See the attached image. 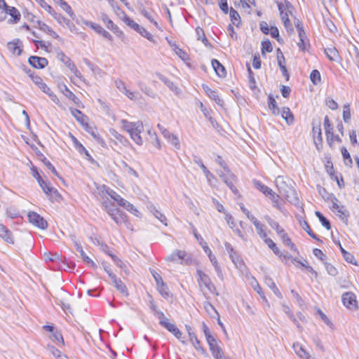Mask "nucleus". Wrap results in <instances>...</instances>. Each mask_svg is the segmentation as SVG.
Segmentation results:
<instances>
[{
	"instance_id": "37",
	"label": "nucleus",
	"mask_w": 359,
	"mask_h": 359,
	"mask_svg": "<svg viewBox=\"0 0 359 359\" xmlns=\"http://www.w3.org/2000/svg\"><path fill=\"white\" fill-rule=\"evenodd\" d=\"M325 53L331 61H337L339 58V52L334 47L326 48Z\"/></svg>"
},
{
	"instance_id": "43",
	"label": "nucleus",
	"mask_w": 359,
	"mask_h": 359,
	"mask_svg": "<svg viewBox=\"0 0 359 359\" xmlns=\"http://www.w3.org/2000/svg\"><path fill=\"white\" fill-rule=\"evenodd\" d=\"M341 154H342V156L344 158V164L346 166L351 168L352 165H353V161H352V158L351 157L349 152L348 151L346 148L344 147H343L341 149Z\"/></svg>"
},
{
	"instance_id": "16",
	"label": "nucleus",
	"mask_w": 359,
	"mask_h": 359,
	"mask_svg": "<svg viewBox=\"0 0 359 359\" xmlns=\"http://www.w3.org/2000/svg\"><path fill=\"white\" fill-rule=\"evenodd\" d=\"M202 86L203 89L210 99L214 100L220 107L224 106V100L219 97L217 93L215 90H212L209 86L205 84H203Z\"/></svg>"
},
{
	"instance_id": "8",
	"label": "nucleus",
	"mask_w": 359,
	"mask_h": 359,
	"mask_svg": "<svg viewBox=\"0 0 359 359\" xmlns=\"http://www.w3.org/2000/svg\"><path fill=\"white\" fill-rule=\"evenodd\" d=\"M343 304L350 310H355L358 308L356 297L354 293L347 292L342 295Z\"/></svg>"
},
{
	"instance_id": "60",
	"label": "nucleus",
	"mask_w": 359,
	"mask_h": 359,
	"mask_svg": "<svg viewBox=\"0 0 359 359\" xmlns=\"http://www.w3.org/2000/svg\"><path fill=\"white\" fill-rule=\"evenodd\" d=\"M107 193L113 200L117 202L118 204H119L121 202H123V198L116 191L110 189L109 191H107Z\"/></svg>"
},
{
	"instance_id": "54",
	"label": "nucleus",
	"mask_w": 359,
	"mask_h": 359,
	"mask_svg": "<svg viewBox=\"0 0 359 359\" xmlns=\"http://www.w3.org/2000/svg\"><path fill=\"white\" fill-rule=\"evenodd\" d=\"M351 108L349 104H344L343 107V119L345 123H348L351 120Z\"/></svg>"
},
{
	"instance_id": "47",
	"label": "nucleus",
	"mask_w": 359,
	"mask_h": 359,
	"mask_svg": "<svg viewBox=\"0 0 359 359\" xmlns=\"http://www.w3.org/2000/svg\"><path fill=\"white\" fill-rule=\"evenodd\" d=\"M264 219L269 224V226L276 231L278 235L279 234L280 231H284V229L280 226L279 224L269 216L266 215Z\"/></svg>"
},
{
	"instance_id": "51",
	"label": "nucleus",
	"mask_w": 359,
	"mask_h": 359,
	"mask_svg": "<svg viewBox=\"0 0 359 359\" xmlns=\"http://www.w3.org/2000/svg\"><path fill=\"white\" fill-rule=\"evenodd\" d=\"M310 79L314 85L318 84L321 79L320 72L317 69L312 70L310 74Z\"/></svg>"
},
{
	"instance_id": "20",
	"label": "nucleus",
	"mask_w": 359,
	"mask_h": 359,
	"mask_svg": "<svg viewBox=\"0 0 359 359\" xmlns=\"http://www.w3.org/2000/svg\"><path fill=\"white\" fill-rule=\"evenodd\" d=\"M293 348L296 354L302 359H315L299 342L293 344Z\"/></svg>"
},
{
	"instance_id": "49",
	"label": "nucleus",
	"mask_w": 359,
	"mask_h": 359,
	"mask_svg": "<svg viewBox=\"0 0 359 359\" xmlns=\"http://www.w3.org/2000/svg\"><path fill=\"white\" fill-rule=\"evenodd\" d=\"M289 13H290L285 12V14H283V15H280V18H281L282 21L283 22L284 27H285L287 31L289 32H292L293 27H292V23L288 18Z\"/></svg>"
},
{
	"instance_id": "61",
	"label": "nucleus",
	"mask_w": 359,
	"mask_h": 359,
	"mask_svg": "<svg viewBox=\"0 0 359 359\" xmlns=\"http://www.w3.org/2000/svg\"><path fill=\"white\" fill-rule=\"evenodd\" d=\"M101 19H102V22L105 24L107 29H110V28L113 27V25H114V23L113 22V21L111 19L109 18V17L107 14L102 13Z\"/></svg>"
},
{
	"instance_id": "58",
	"label": "nucleus",
	"mask_w": 359,
	"mask_h": 359,
	"mask_svg": "<svg viewBox=\"0 0 359 359\" xmlns=\"http://www.w3.org/2000/svg\"><path fill=\"white\" fill-rule=\"evenodd\" d=\"M42 162L46 166V168L51 171V172L55 176L59 177V174L55 167L52 165V163L45 157L43 156L41 159Z\"/></svg>"
},
{
	"instance_id": "64",
	"label": "nucleus",
	"mask_w": 359,
	"mask_h": 359,
	"mask_svg": "<svg viewBox=\"0 0 359 359\" xmlns=\"http://www.w3.org/2000/svg\"><path fill=\"white\" fill-rule=\"evenodd\" d=\"M167 140L173 145L175 148L180 149V144L178 137L174 134H171Z\"/></svg>"
},
{
	"instance_id": "13",
	"label": "nucleus",
	"mask_w": 359,
	"mask_h": 359,
	"mask_svg": "<svg viewBox=\"0 0 359 359\" xmlns=\"http://www.w3.org/2000/svg\"><path fill=\"white\" fill-rule=\"evenodd\" d=\"M28 62L36 69H43L48 64V61L46 57L39 56H30L28 59Z\"/></svg>"
},
{
	"instance_id": "30",
	"label": "nucleus",
	"mask_w": 359,
	"mask_h": 359,
	"mask_svg": "<svg viewBox=\"0 0 359 359\" xmlns=\"http://www.w3.org/2000/svg\"><path fill=\"white\" fill-rule=\"evenodd\" d=\"M281 116L285 120L287 125L290 126L294 123V115L289 107H283L281 110Z\"/></svg>"
},
{
	"instance_id": "2",
	"label": "nucleus",
	"mask_w": 359,
	"mask_h": 359,
	"mask_svg": "<svg viewBox=\"0 0 359 359\" xmlns=\"http://www.w3.org/2000/svg\"><path fill=\"white\" fill-rule=\"evenodd\" d=\"M121 13L123 14V17L121 18V20L130 28L135 30L137 32H138L140 34H141L142 36L148 39L149 41L154 42V36L153 35L149 32L144 27L140 26L137 23H136L134 20L130 19L124 11H121Z\"/></svg>"
},
{
	"instance_id": "35",
	"label": "nucleus",
	"mask_w": 359,
	"mask_h": 359,
	"mask_svg": "<svg viewBox=\"0 0 359 359\" xmlns=\"http://www.w3.org/2000/svg\"><path fill=\"white\" fill-rule=\"evenodd\" d=\"M253 184L255 187L261 192H262L265 196H268L269 194H272V189L268 187L267 186L262 184L260 181L254 180Z\"/></svg>"
},
{
	"instance_id": "11",
	"label": "nucleus",
	"mask_w": 359,
	"mask_h": 359,
	"mask_svg": "<svg viewBox=\"0 0 359 359\" xmlns=\"http://www.w3.org/2000/svg\"><path fill=\"white\" fill-rule=\"evenodd\" d=\"M224 246H225V249L227 252V253L229 254V256L231 259V260L233 262V264H235V265L236 266H238V265H241L242 263H243V261L241 259V258L240 257L238 252L233 248V246L228 242H226L224 243Z\"/></svg>"
},
{
	"instance_id": "52",
	"label": "nucleus",
	"mask_w": 359,
	"mask_h": 359,
	"mask_svg": "<svg viewBox=\"0 0 359 359\" xmlns=\"http://www.w3.org/2000/svg\"><path fill=\"white\" fill-rule=\"evenodd\" d=\"M151 212L156 218H157L161 222H162L164 225L167 226V218L166 217L161 213L159 210H156L155 208H153Z\"/></svg>"
},
{
	"instance_id": "4",
	"label": "nucleus",
	"mask_w": 359,
	"mask_h": 359,
	"mask_svg": "<svg viewBox=\"0 0 359 359\" xmlns=\"http://www.w3.org/2000/svg\"><path fill=\"white\" fill-rule=\"evenodd\" d=\"M45 260L55 263L60 270L73 269L75 267L74 263L71 262L69 264L68 262H62V259L57 254L45 255Z\"/></svg>"
},
{
	"instance_id": "56",
	"label": "nucleus",
	"mask_w": 359,
	"mask_h": 359,
	"mask_svg": "<svg viewBox=\"0 0 359 359\" xmlns=\"http://www.w3.org/2000/svg\"><path fill=\"white\" fill-rule=\"evenodd\" d=\"M137 85H138L139 88H140V90L144 93H145L146 95H147L151 97H155V93L153 92V90L149 87L145 86L142 82H138Z\"/></svg>"
},
{
	"instance_id": "36",
	"label": "nucleus",
	"mask_w": 359,
	"mask_h": 359,
	"mask_svg": "<svg viewBox=\"0 0 359 359\" xmlns=\"http://www.w3.org/2000/svg\"><path fill=\"white\" fill-rule=\"evenodd\" d=\"M277 6L280 11V15H283V14L285 13V12L284 11L285 10H287L286 12L290 13L291 14L290 9H292L293 6L289 1L285 0L284 4L277 1Z\"/></svg>"
},
{
	"instance_id": "25",
	"label": "nucleus",
	"mask_w": 359,
	"mask_h": 359,
	"mask_svg": "<svg viewBox=\"0 0 359 359\" xmlns=\"http://www.w3.org/2000/svg\"><path fill=\"white\" fill-rule=\"evenodd\" d=\"M277 51H278L277 60H278V66L283 73V75L285 77L286 80L287 81L290 78V75L287 72L285 65H283V63L285 61L284 55L280 48H278Z\"/></svg>"
},
{
	"instance_id": "32",
	"label": "nucleus",
	"mask_w": 359,
	"mask_h": 359,
	"mask_svg": "<svg viewBox=\"0 0 359 359\" xmlns=\"http://www.w3.org/2000/svg\"><path fill=\"white\" fill-rule=\"evenodd\" d=\"M37 23L39 25V29L53 36L54 39H58L59 35L53 30L51 27H50L46 24L41 22L40 20H37Z\"/></svg>"
},
{
	"instance_id": "14",
	"label": "nucleus",
	"mask_w": 359,
	"mask_h": 359,
	"mask_svg": "<svg viewBox=\"0 0 359 359\" xmlns=\"http://www.w3.org/2000/svg\"><path fill=\"white\" fill-rule=\"evenodd\" d=\"M210 351L215 359H219L224 355L222 348L218 345L216 339L208 342Z\"/></svg>"
},
{
	"instance_id": "41",
	"label": "nucleus",
	"mask_w": 359,
	"mask_h": 359,
	"mask_svg": "<svg viewBox=\"0 0 359 359\" xmlns=\"http://www.w3.org/2000/svg\"><path fill=\"white\" fill-rule=\"evenodd\" d=\"M229 15L232 24L238 27L241 22L239 13L234 8H231L229 10Z\"/></svg>"
},
{
	"instance_id": "6",
	"label": "nucleus",
	"mask_w": 359,
	"mask_h": 359,
	"mask_svg": "<svg viewBox=\"0 0 359 359\" xmlns=\"http://www.w3.org/2000/svg\"><path fill=\"white\" fill-rule=\"evenodd\" d=\"M27 218L30 223L41 229H46L48 227L46 220L38 213L30 211L27 214Z\"/></svg>"
},
{
	"instance_id": "46",
	"label": "nucleus",
	"mask_w": 359,
	"mask_h": 359,
	"mask_svg": "<svg viewBox=\"0 0 359 359\" xmlns=\"http://www.w3.org/2000/svg\"><path fill=\"white\" fill-rule=\"evenodd\" d=\"M316 216L318 218L321 224L327 230L331 229V224L330 221L319 211H316Z\"/></svg>"
},
{
	"instance_id": "27",
	"label": "nucleus",
	"mask_w": 359,
	"mask_h": 359,
	"mask_svg": "<svg viewBox=\"0 0 359 359\" xmlns=\"http://www.w3.org/2000/svg\"><path fill=\"white\" fill-rule=\"evenodd\" d=\"M211 62L217 75L221 78L225 77L226 75L225 67L216 59H213Z\"/></svg>"
},
{
	"instance_id": "18",
	"label": "nucleus",
	"mask_w": 359,
	"mask_h": 359,
	"mask_svg": "<svg viewBox=\"0 0 359 359\" xmlns=\"http://www.w3.org/2000/svg\"><path fill=\"white\" fill-rule=\"evenodd\" d=\"M59 88H60V90L64 94V95L71 100L78 107L81 105L80 100L67 88L66 85H60Z\"/></svg>"
},
{
	"instance_id": "59",
	"label": "nucleus",
	"mask_w": 359,
	"mask_h": 359,
	"mask_svg": "<svg viewBox=\"0 0 359 359\" xmlns=\"http://www.w3.org/2000/svg\"><path fill=\"white\" fill-rule=\"evenodd\" d=\"M324 128L326 136H329V134L333 131L332 123L327 116L324 118Z\"/></svg>"
},
{
	"instance_id": "15",
	"label": "nucleus",
	"mask_w": 359,
	"mask_h": 359,
	"mask_svg": "<svg viewBox=\"0 0 359 359\" xmlns=\"http://www.w3.org/2000/svg\"><path fill=\"white\" fill-rule=\"evenodd\" d=\"M83 128L86 130V132L90 133L93 136V137L97 141V142L100 144L102 147H107V144L104 140L100 137L95 127L90 126L87 123L83 126Z\"/></svg>"
},
{
	"instance_id": "29",
	"label": "nucleus",
	"mask_w": 359,
	"mask_h": 359,
	"mask_svg": "<svg viewBox=\"0 0 359 359\" xmlns=\"http://www.w3.org/2000/svg\"><path fill=\"white\" fill-rule=\"evenodd\" d=\"M189 337H190V340L193 344V346H194V348L197 350V351H199L201 352L202 354L205 355H208V353H207V351H205V349H204L201 344V342L198 339L197 337L196 336V334L194 333V332H189Z\"/></svg>"
},
{
	"instance_id": "1",
	"label": "nucleus",
	"mask_w": 359,
	"mask_h": 359,
	"mask_svg": "<svg viewBox=\"0 0 359 359\" xmlns=\"http://www.w3.org/2000/svg\"><path fill=\"white\" fill-rule=\"evenodd\" d=\"M102 206L106 212L111 217V219L118 225L127 223V215L126 214L115 207L114 204L111 203L109 200L102 202Z\"/></svg>"
},
{
	"instance_id": "7",
	"label": "nucleus",
	"mask_w": 359,
	"mask_h": 359,
	"mask_svg": "<svg viewBox=\"0 0 359 359\" xmlns=\"http://www.w3.org/2000/svg\"><path fill=\"white\" fill-rule=\"evenodd\" d=\"M279 192L285 198V199L294 205H298L299 199L297 196V193L292 187H287V189H281L278 188Z\"/></svg>"
},
{
	"instance_id": "42",
	"label": "nucleus",
	"mask_w": 359,
	"mask_h": 359,
	"mask_svg": "<svg viewBox=\"0 0 359 359\" xmlns=\"http://www.w3.org/2000/svg\"><path fill=\"white\" fill-rule=\"evenodd\" d=\"M264 241L276 255L278 256L279 257H282V252L276 246V244L271 238H267Z\"/></svg>"
},
{
	"instance_id": "48",
	"label": "nucleus",
	"mask_w": 359,
	"mask_h": 359,
	"mask_svg": "<svg viewBox=\"0 0 359 359\" xmlns=\"http://www.w3.org/2000/svg\"><path fill=\"white\" fill-rule=\"evenodd\" d=\"M236 180V176L232 173L228 177V179H225V182H224L226 186L234 193H238V189L234 185V182Z\"/></svg>"
},
{
	"instance_id": "23",
	"label": "nucleus",
	"mask_w": 359,
	"mask_h": 359,
	"mask_svg": "<svg viewBox=\"0 0 359 359\" xmlns=\"http://www.w3.org/2000/svg\"><path fill=\"white\" fill-rule=\"evenodd\" d=\"M72 115L83 127L88 123V116L84 115L81 111L74 108H70Z\"/></svg>"
},
{
	"instance_id": "19",
	"label": "nucleus",
	"mask_w": 359,
	"mask_h": 359,
	"mask_svg": "<svg viewBox=\"0 0 359 359\" xmlns=\"http://www.w3.org/2000/svg\"><path fill=\"white\" fill-rule=\"evenodd\" d=\"M86 25H89L91 29H93L97 34L102 35L103 37L107 39L109 41L113 40L112 36L100 25L93 22L86 23Z\"/></svg>"
},
{
	"instance_id": "12",
	"label": "nucleus",
	"mask_w": 359,
	"mask_h": 359,
	"mask_svg": "<svg viewBox=\"0 0 359 359\" xmlns=\"http://www.w3.org/2000/svg\"><path fill=\"white\" fill-rule=\"evenodd\" d=\"M122 128L130 134L134 130H144L143 123L141 121L129 122L127 120H121Z\"/></svg>"
},
{
	"instance_id": "55",
	"label": "nucleus",
	"mask_w": 359,
	"mask_h": 359,
	"mask_svg": "<svg viewBox=\"0 0 359 359\" xmlns=\"http://www.w3.org/2000/svg\"><path fill=\"white\" fill-rule=\"evenodd\" d=\"M61 8L64 10L72 19H74V13L71 6L64 0L59 4Z\"/></svg>"
},
{
	"instance_id": "10",
	"label": "nucleus",
	"mask_w": 359,
	"mask_h": 359,
	"mask_svg": "<svg viewBox=\"0 0 359 359\" xmlns=\"http://www.w3.org/2000/svg\"><path fill=\"white\" fill-rule=\"evenodd\" d=\"M71 238H72V241H73L74 244V247L76 248V251H78L83 262H86V264H90L93 268H96L97 266L96 264L93 262V261L85 253V252L83 251V248L82 246L81 245V244L79 243V242H78L76 241V238L75 236L72 235L71 236Z\"/></svg>"
},
{
	"instance_id": "31",
	"label": "nucleus",
	"mask_w": 359,
	"mask_h": 359,
	"mask_svg": "<svg viewBox=\"0 0 359 359\" xmlns=\"http://www.w3.org/2000/svg\"><path fill=\"white\" fill-rule=\"evenodd\" d=\"M278 236L285 245L288 246L294 252L297 251L295 245L291 241V239L288 237L285 230L280 231Z\"/></svg>"
},
{
	"instance_id": "9",
	"label": "nucleus",
	"mask_w": 359,
	"mask_h": 359,
	"mask_svg": "<svg viewBox=\"0 0 359 359\" xmlns=\"http://www.w3.org/2000/svg\"><path fill=\"white\" fill-rule=\"evenodd\" d=\"M312 133L316 147L318 150H320L323 146V136L320 122L317 125H315L314 123H313Z\"/></svg>"
},
{
	"instance_id": "33",
	"label": "nucleus",
	"mask_w": 359,
	"mask_h": 359,
	"mask_svg": "<svg viewBox=\"0 0 359 359\" xmlns=\"http://www.w3.org/2000/svg\"><path fill=\"white\" fill-rule=\"evenodd\" d=\"M6 11H8V15H10L13 18L11 20L13 23H17L20 21L21 15L16 8L7 6Z\"/></svg>"
},
{
	"instance_id": "22",
	"label": "nucleus",
	"mask_w": 359,
	"mask_h": 359,
	"mask_svg": "<svg viewBox=\"0 0 359 359\" xmlns=\"http://www.w3.org/2000/svg\"><path fill=\"white\" fill-rule=\"evenodd\" d=\"M22 42L20 39H15L13 41L8 42L7 44V47L8 50L13 55H20L22 51L21 48Z\"/></svg>"
},
{
	"instance_id": "17",
	"label": "nucleus",
	"mask_w": 359,
	"mask_h": 359,
	"mask_svg": "<svg viewBox=\"0 0 359 359\" xmlns=\"http://www.w3.org/2000/svg\"><path fill=\"white\" fill-rule=\"evenodd\" d=\"M109 277L111 279L115 287L123 295L128 296V289L125 283L120 278H118L116 275L109 274Z\"/></svg>"
},
{
	"instance_id": "62",
	"label": "nucleus",
	"mask_w": 359,
	"mask_h": 359,
	"mask_svg": "<svg viewBox=\"0 0 359 359\" xmlns=\"http://www.w3.org/2000/svg\"><path fill=\"white\" fill-rule=\"evenodd\" d=\"M70 136H71V138L72 140L74 147L76 148V149L79 151V153L82 154L83 150H85V147L74 135L70 134Z\"/></svg>"
},
{
	"instance_id": "40",
	"label": "nucleus",
	"mask_w": 359,
	"mask_h": 359,
	"mask_svg": "<svg viewBox=\"0 0 359 359\" xmlns=\"http://www.w3.org/2000/svg\"><path fill=\"white\" fill-rule=\"evenodd\" d=\"M268 106L269 108L272 111L273 114L278 115L280 113V109L278 108L276 100L272 95L268 97Z\"/></svg>"
},
{
	"instance_id": "38",
	"label": "nucleus",
	"mask_w": 359,
	"mask_h": 359,
	"mask_svg": "<svg viewBox=\"0 0 359 359\" xmlns=\"http://www.w3.org/2000/svg\"><path fill=\"white\" fill-rule=\"evenodd\" d=\"M57 57L69 69H71L75 65L74 63L72 62L71 59L67 57L62 51H60L57 53Z\"/></svg>"
},
{
	"instance_id": "24",
	"label": "nucleus",
	"mask_w": 359,
	"mask_h": 359,
	"mask_svg": "<svg viewBox=\"0 0 359 359\" xmlns=\"http://www.w3.org/2000/svg\"><path fill=\"white\" fill-rule=\"evenodd\" d=\"M337 201H338L337 198L335 196H334L333 198L332 199V209L333 210L337 211L338 215L339 217H342L344 216L346 218H347L349 215L348 212L347 211V210L345 208V207L344 205H339L337 203Z\"/></svg>"
},
{
	"instance_id": "44",
	"label": "nucleus",
	"mask_w": 359,
	"mask_h": 359,
	"mask_svg": "<svg viewBox=\"0 0 359 359\" xmlns=\"http://www.w3.org/2000/svg\"><path fill=\"white\" fill-rule=\"evenodd\" d=\"M193 161L198 165L202 169L203 173L207 177H209V175H212L211 172L208 170L206 166L203 164L202 159L198 156H193Z\"/></svg>"
},
{
	"instance_id": "3",
	"label": "nucleus",
	"mask_w": 359,
	"mask_h": 359,
	"mask_svg": "<svg viewBox=\"0 0 359 359\" xmlns=\"http://www.w3.org/2000/svg\"><path fill=\"white\" fill-rule=\"evenodd\" d=\"M196 274L198 276V282L199 286H201L203 284L212 294H215L218 295L219 294L217 292V290L214 284L212 283L208 275L203 272L200 269L196 270Z\"/></svg>"
},
{
	"instance_id": "5",
	"label": "nucleus",
	"mask_w": 359,
	"mask_h": 359,
	"mask_svg": "<svg viewBox=\"0 0 359 359\" xmlns=\"http://www.w3.org/2000/svg\"><path fill=\"white\" fill-rule=\"evenodd\" d=\"M38 3L40 6L48 11L60 24H65L69 25L70 20L63 16L62 14L55 11V10L48 5L45 0H39Z\"/></svg>"
},
{
	"instance_id": "28",
	"label": "nucleus",
	"mask_w": 359,
	"mask_h": 359,
	"mask_svg": "<svg viewBox=\"0 0 359 359\" xmlns=\"http://www.w3.org/2000/svg\"><path fill=\"white\" fill-rule=\"evenodd\" d=\"M156 76L163 81L172 91L179 93L180 89L174 83L161 73H156Z\"/></svg>"
},
{
	"instance_id": "34",
	"label": "nucleus",
	"mask_w": 359,
	"mask_h": 359,
	"mask_svg": "<svg viewBox=\"0 0 359 359\" xmlns=\"http://www.w3.org/2000/svg\"><path fill=\"white\" fill-rule=\"evenodd\" d=\"M46 194L48 197L49 200H50L52 202L60 201V200L62 198V196L58 191L51 187L50 189H47V193H46Z\"/></svg>"
},
{
	"instance_id": "26",
	"label": "nucleus",
	"mask_w": 359,
	"mask_h": 359,
	"mask_svg": "<svg viewBox=\"0 0 359 359\" xmlns=\"http://www.w3.org/2000/svg\"><path fill=\"white\" fill-rule=\"evenodd\" d=\"M177 256L178 261L181 264H190L192 262V258L189 254L184 250H177Z\"/></svg>"
},
{
	"instance_id": "57",
	"label": "nucleus",
	"mask_w": 359,
	"mask_h": 359,
	"mask_svg": "<svg viewBox=\"0 0 359 359\" xmlns=\"http://www.w3.org/2000/svg\"><path fill=\"white\" fill-rule=\"evenodd\" d=\"M273 50V47L271 41L267 39L262 42V53L264 54L265 52L271 53Z\"/></svg>"
},
{
	"instance_id": "53",
	"label": "nucleus",
	"mask_w": 359,
	"mask_h": 359,
	"mask_svg": "<svg viewBox=\"0 0 359 359\" xmlns=\"http://www.w3.org/2000/svg\"><path fill=\"white\" fill-rule=\"evenodd\" d=\"M158 291L164 298L169 297V289L167 285L163 282L157 286Z\"/></svg>"
},
{
	"instance_id": "39",
	"label": "nucleus",
	"mask_w": 359,
	"mask_h": 359,
	"mask_svg": "<svg viewBox=\"0 0 359 359\" xmlns=\"http://www.w3.org/2000/svg\"><path fill=\"white\" fill-rule=\"evenodd\" d=\"M253 224L255 225L257 234L261 238H262L264 241L267 238V234L264 231V225L262 224L259 220H256L253 222Z\"/></svg>"
},
{
	"instance_id": "45",
	"label": "nucleus",
	"mask_w": 359,
	"mask_h": 359,
	"mask_svg": "<svg viewBox=\"0 0 359 359\" xmlns=\"http://www.w3.org/2000/svg\"><path fill=\"white\" fill-rule=\"evenodd\" d=\"M33 82L43 92H49L50 88L43 81L42 79L38 76L33 78Z\"/></svg>"
},
{
	"instance_id": "63",
	"label": "nucleus",
	"mask_w": 359,
	"mask_h": 359,
	"mask_svg": "<svg viewBox=\"0 0 359 359\" xmlns=\"http://www.w3.org/2000/svg\"><path fill=\"white\" fill-rule=\"evenodd\" d=\"M240 207L242 212L252 223L257 219L253 215L250 213V212L244 206L243 204H241Z\"/></svg>"
},
{
	"instance_id": "50",
	"label": "nucleus",
	"mask_w": 359,
	"mask_h": 359,
	"mask_svg": "<svg viewBox=\"0 0 359 359\" xmlns=\"http://www.w3.org/2000/svg\"><path fill=\"white\" fill-rule=\"evenodd\" d=\"M143 131V130H139V131L134 130L130 134V137L133 140V141L137 144L138 145H142L143 143L142 139L140 136V133Z\"/></svg>"
},
{
	"instance_id": "21",
	"label": "nucleus",
	"mask_w": 359,
	"mask_h": 359,
	"mask_svg": "<svg viewBox=\"0 0 359 359\" xmlns=\"http://www.w3.org/2000/svg\"><path fill=\"white\" fill-rule=\"evenodd\" d=\"M0 237L9 244L14 243L12 232L2 224H0Z\"/></svg>"
}]
</instances>
